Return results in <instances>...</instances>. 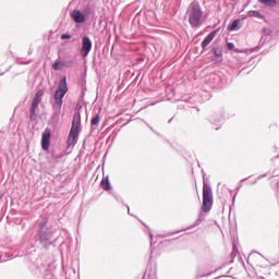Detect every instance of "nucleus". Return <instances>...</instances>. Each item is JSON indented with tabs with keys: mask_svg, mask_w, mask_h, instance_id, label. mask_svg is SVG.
I'll return each mask as SVG.
<instances>
[{
	"mask_svg": "<svg viewBox=\"0 0 279 279\" xmlns=\"http://www.w3.org/2000/svg\"><path fill=\"white\" fill-rule=\"evenodd\" d=\"M187 19L191 27L197 28L202 25V7L197 1H194L190 4L187 9Z\"/></svg>",
	"mask_w": 279,
	"mask_h": 279,
	"instance_id": "f257e3e1",
	"label": "nucleus"
},
{
	"mask_svg": "<svg viewBox=\"0 0 279 279\" xmlns=\"http://www.w3.org/2000/svg\"><path fill=\"white\" fill-rule=\"evenodd\" d=\"M69 93V86L66 85V76H64L60 83L59 86L54 93L53 99H54V108L60 112L62 110V99H64V95Z\"/></svg>",
	"mask_w": 279,
	"mask_h": 279,
	"instance_id": "f03ea898",
	"label": "nucleus"
},
{
	"mask_svg": "<svg viewBox=\"0 0 279 279\" xmlns=\"http://www.w3.org/2000/svg\"><path fill=\"white\" fill-rule=\"evenodd\" d=\"M82 125V117L80 113H75L72 121V126L68 137L69 145H75L77 143V136H80V128Z\"/></svg>",
	"mask_w": 279,
	"mask_h": 279,
	"instance_id": "7ed1b4c3",
	"label": "nucleus"
},
{
	"mask_svg": "<svg viewBox=\"0 0 279 279\" xmlns=\"http://www.w3.org/2000/svg\"><path fill=\"white\" fill-rule=\"evenodd\" d=\"M213 208V189L208 183L203 185V211L209 213Z\"/></svg>",
	"mask_w": 279,
	"mask_h": 279,
	"instance_id": "20e7f679",
	"label": "nucleus"
},
{
	"mask_svg": "<svg viewBox=\"0 0 279 279\" xmlns=\"http://www.w3.org/2000/svg\"><path fill=\"white\" fill-rule=\"evenodd\" d=\"M43 95H45V90L43 89L37 90L35 94L31 108V117H35L36 110H38V105L43 101Z\"/></svg>",
	"mask_w": 279,
	"mask_h": 279,
	"instance_id": "39448f33",
	"label": "nucleus"
},
{
	"mask_svg": "<svg viewBox=\"0 0 279 279\" xmlns=\"http://www.w3.org/2000/svg\"><path fill=\"white\" fill-rule=\"evenodd\" d=\"M82 48H81V56L83 58H86L88 53H90V49H93V41H90V38L88 36H84L82 39Z\"/></svg>",
	"mask_w": 279,
	"mask_h": 279,
	"instance_id": "423d86ee",
	"label": "nucleus"
},
{
	"mask_svg": "<svg viewBox=\"0 0 279 279\" xmlns=\"http://www.w3.org/2000/svg\"><path fill=\"white\" fill-rule=\"evenodd\" d=\"M51 141V131L46 129L43 133L41 147L47 151L49 149V143Z\"/></svg>",
	"mask_w": 279,
	"mask_h": 279,
	"instance_id": "0eeeda50",
	"label": "nucleus"
},
{
	"mask_svg": "<svg viewBox=\"0 0 279 279\" xmlns=\"http://www.w3.org/2000/svg\"><path fill=\"white\" fill-rule=\"evenodd\" d=\"M71 16L75 23H84V21H86V17L80 11H73Z\"/></svg>",
	"mask_w": 279,
	"mask_h": 279,
	"instance_id": "6e6552de",
	"label": "nucleus"
},
{
	"mask_svg": "<svg viewBox=\"0 0 279 279\" xmlns=\"http://www.w3.org/2000/svg\"><path fill=\"white\" fill-rule=\"evenodd\" d=\"M214 56H215V58L213 59L214 62H222L223 61V51L221 50V48H215Z\"/></svg>",
	"mask_w": 279,
	"mask_h": 279,
	"instance_id": "1a4fd4ad",
	"label": "nucleus"
},
{
	"mask_svg": "<svg viewBox=\"0 0 279 279\" xmlns=\"http://www.w3.org/2000/svg\"><path fill=\"white\" fill-rule=\"evenodd\" d=\"M217 35V32H211L202 43L203 49H206L209 43H213L215 39V36Z\"/></svg>",
	"mask_w": 279,
	"mask_h": 279,
	"instance_id": "9d476101",
	"label": "nucleus"
},
{
	"mask_svg": "<svg viewBox=\"0 0 279 279\" xmlns=\"http://www.w3.org/2000/svg\"><path fill=\"white\" fill-rule=\"evenodd\" d=\"M100 184L104 191H112V185H110V180L108 179V177L104 178Z\"/></svg>",
	"mask_w": 279,
	"mask_h": 279,
	"instance_id": "9b49d317",
	"label": "nucleus"
},
{
	"mask_svg": "<svg viewBox=\"0 0 279 279\" xmlns=\"http://www.w3.org/2000/svg\"><path fill=\"white\" fill-rule=\"evenodd\" d=\"M259 3H263V5H268V8H274L278 4V1L276 0H258Z\"/></svg>",
	"mask_w": 279,
	"mask_h": 279,
	"instance_id": "f8f14e48",
	"label": "nucleus"
},
{
	"mask_svg": "<svg viewBox=\"0 0 279 279\" xmlns=\"http://www.w3.org/2000/svg\"><path fill=\"white\" fill-rule=\"evenodd\" d=\"M99 121H101V117L99 114H97L96 117H94L90 121L92 125H98Z\"/></svg>",
	"mask_w": 279,
	"mask_h": 279,
	"instance_id": "ddd939ff",
	"label": "nucleus"
},
{
	"mask_svg": "<svg viewBox=\"0 0 279 279\" xmlns=\"http://www.w3.org/2000/svg\"><path fill=\"white\" fill-rule=\"evenodd\" d=\"M248 16H255L256 19L262 17L260 12H258V11H250Z\"/></svg>",
	"mask_w": 279,
	"mask_h": 279,
	"instance_id": "4468645a",
	"label": "nucleus"
},
{
	"mask_svg": "<svg viewBox=\"0 0 279 279\" xmlns=\"http://www.w3.org/2000/svg\"><path fill=\"white\" fill-rule=\"evenodd\" d=\"M236 27H239V22L233 21L232 24L230 25L229 29H230V32H234L236 29Z\"/></svg>",
	"mask_w": 279,
	"mask_h": 279,
	"instance_id": "2eb2a0df",
	"label": "nucleus"
},
{
	"mask_svg": "<svg viewBox=\"0 0 279 279\" xmlns=\"http://www.w3.org/2000/svg\"><path fill=\"white\" fill-rule=\"evenodd\" d=\"M60 66H62L61 62H54L52 68L54 69V71H60Z\"/></svg>",
	"mask_w": 279,
	"mask_h": 279,
	"instance_id": "dca6fc26",
	"label": "nucleus"
},
{
	"mask_svg": "<svg viewBox=\"0 0 279 279\" xmlns=\"http://www.w3.org/2000/svg\"><path fill=\"white\" fill-rule=\"evenodd\" d=\"M61 40H71V35H69V34L62 35Z\"/></svg>",
	"mask_w": 279,
	"mask_h": 279,
	"instance_id": "f3484780",
	"label": "nucleus"
},
{
	"mask_svg": "<svg viewBox=\"0 0 279 279\" xmlns=\"http://www.w3.org/2000/svg\"><path fill=\"white\" fill-rule=\"evenodd\" d=\"M227 47H228V49L232 50V49H234V44L233 43H228Z\"/></svg>",
	"mask_w": 279,
	"mask_h": 279,
	"instance_id": "a211bd4d",
	"label": "nucleus"
}]
</instances>
